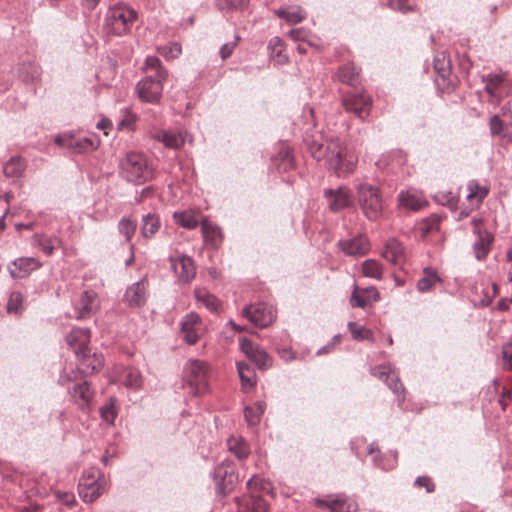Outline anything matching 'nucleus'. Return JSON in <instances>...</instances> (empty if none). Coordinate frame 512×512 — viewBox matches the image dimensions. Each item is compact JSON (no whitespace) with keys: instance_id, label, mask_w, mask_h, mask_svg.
Listing matches in <instances>:
<instances>
[{"instance_id":"44","label":"nucleus","mask_w":512,"mask_h":512,"mask_svg":"<svg viewBox=\"0 0 512 512\" xmlns=\"http://www.w3.org/2000/svg\"><path fill=\"white\" fill-rule=\"evenodd\" d=\"M249 2L250 0H216V6L222 12H236L247 9Z\"/></svg>"},{"instance_id":"9","label":"nucleus","mask_w":512,"mask_h":512,"mask_svg":"<svg viewBox=\"0 0 512 512\" xmlns=\"http://www.w3.org/2000/svg\"><path fill=\"white\" fill-rule=\"evenodd\" d=\"M54 142L58 146L77 154L93 152L99 146V141L94 137L77 138L75 135L68 132L57 135Z\"/></svg>"},{"instance_id":"27","label":"nucleus","mask_w":512,"mask_h":512,"mask_svg":"<svg viewBox=\"0 0 512 512\" xmlns=\"http://www.w3.org/2000/svg\"><path fill=\"white\" fill-rule=\"evenodd\" d=\"M500 389V381L498 379H493L491 384L487 388V394L489 395V400L491 401V398L498 395V403L501 406V409L503 411L506 410L509 402L512 399V391L506 387H503L501 391Z\"/></svg>"},{"instance_id":"26","label":"nucleus","mask_w":512,"mask_h":512,"mask_svg":"<svg viewBox=\"0 0 512 512\" xmlns=\"http://www.w3.org/2000/svg\"><path fill=\"white\" fill-rule=\"evenodd\" d=\"M335 77L341 83L347 84L351 87H356L361 83L360 70L352 63L340 66Z\"/></svg>"},{"instance_id":"45","label":"nucleus","mask_w":512,"mask_h":512,"mask_svg":"<svg viewBox=\"0 0 512 512\" xmlns=\"http://www.w3.org/2000/svg\"><path fill=\"white\" fill-rule=\"evenodd\" d=\"M265 405L263 402H256L253 406H247L244 409V417L249 425H257L264 413Z\"/></svg>"},{"instance_id":"4","label":"nucleus","mask_w":512,"mask_h":512,"mask_svg":"<svg viewBox=\"0 0 512 512\" xmlns=\"http://www.w3.org/2000/svg\"><path fill=\"white\" fill-rule=\"evenodd\" d=\"M137 19V12L126 4L110 7L104 18L103 30L108 35L123 36L129 33Z\"/></svg>"},{"instance_id":"10","label":"nucleus","mask_w":512,"mask_h":512,"mask_svg":"<svg viewBox=\"0 0 512 512\" xmlns=\"http://www.w3.org/2000/svg\"><path fill=\"white\" fill-rule=\"evenodd\" d=\"M342 105L347 112L354 113L359 119L365 120L372 108V98L365 91L348 92L342 95Z\"/></svg>"},{"instance_id":"6","label":"nucleus","mask_w":512,"mask_h":512,"mask_svg":"<svg viewBox=\"0 0 512 512\" xmlns=\"http://www.w3.org/2000/svg\"><path fill=\"white\" fill-rule=\"evenodd\" d=\"M211 476L215 482L217 494L226 496L238 481L236 464L232 460L225 459L214 468Z\"/></svg>"},{"instance_id":"61","label":"nucleus","mask_w":512,"mask_h":512,"mask_svg":"<svg viewBox=\"0 0 512 512\" xmlns=\"http://www.w3.org/2000/svg\"><path fill=\"white\" fill-rule=\"evenodd\" d=\"M368 454L372 456V460L375 466L385 469L382 464L381 450L376 443H371L368 446Z\"/></svg>"},{"instance_id":"25","label":"nucleus","mask_w":512,"mask_h":512,"mask_svg":"<svg viewBox=\"0 0 512 512\" xmlns=\"http://www.w3.org/2000/svg\"><path fill=\"white\" fill-rule=\"evenodd\" d=\"M382 257L394 265L401 264L405 258L403 245L395 238L389 239L382 252Z\"/></svg>"},{"instance_id":"53","label":"nucleus","mask_w":512,"mask_h":512,"mask_svg":"<svg viewBox=\"0 0 512 512\" xmlns=\"http://www.w3.org/2000/svg\"><path fill=\"white\" fill-rule=\"evenodd\" d=\"M468 199L476 198L479 202H481L489 193V189L484 186H480L476 180H470L467 184Z\"/></svg>"},{"instance_id":"12","label":"nucleus","mask_w":512,"mask_h":512,"mask_svg":"<svg viewBox=\"0 0 512 512\" xmlns=\"http://www.w3.org/2000/svg\"><path fill=\"white\" fill-rule=\"evenodd\" d=\"M240 350L253 362L258 369L266 370L272 367V357L258 344L253 343L247 337L239 338Z\"/></svg>"},{"instance_id":"8","label":"nucleus","mask_w":512,"mask_h":512,"mask_svg":"<svg viewBox=\"0 0 512 512\" xmlns=\"http://www.w3.org/2000/svg\"><path fill=\"white\" fill-rule=\"evenodd\" d=\"M187 384L193 395H201L208 390V366L200 360H191L185 369Z\"/></svg>"},{"instance_id":"21","label":"nucleus","mask_w":512,"mask_h":512,"mask_svg":"<svg viewBox=\"0 0 512 512\" xmlns=\"http://www.w3.org/2000/svg\"><path fill=\"white\" fill-rule=\"evenodd\" d=\"M476 239L472 245L475 258L479 261L485 260L491 250L494 236L489 231H476Z\"/></svg>"},{"instance_id":"29","label":"nucleus","mask_w":512,"mask_h":512,"mask_svg":"<svg viewBox=\"0 0 512 512\" xmlns=\"http://www.w3.org/2000/svg\"><path fill=\"white\" fill-rule=\"evenodd\" d=\"M275 15L289 24H297L304 20L305 14L299 6L281 7L274 10Z\"/></svg>"},{"instance_id":"16","label":"nucleus","mask_w":512,"mask_h":512,"mask_svg":"<svg viewBox=\"0 0 512 512\" xmlns=\"http://www.w3.org/2000/svg\"><path fill=\"white\" fill-rule=\"evenodd\" d=\"M434 70L437 74L436 83L444 89H449L451 81L449 79L451 74V61L445 52L435 55L433 60Z\"/></svg>"},{"instance_id":"13","label":"nucleus","mask_w":512,"mask_h":512,"mask_svg":"<svg viewBox=\"0 0 512 512\" xmlns=\"http://www.w3.org/2000/svg\"><path fill=\"white\" fill-rule=\"evenodd\" d=\"M322 508H327L329 512H356L358 504L345 494H331L322 498Z\"/></svg>"},{"instance_id":"33","label":"nucleus","mask_w":512,"mask_h":512,"mask_svg":"<svg viewBox=\"0 0 512 512\" xmlns=\"http://www.w3.org/2000/svg\"><path fill=\"white\" fill-rule=\"evenodd\" d=\"M199 317L195 313L186 315L181 322V331L187 343L195 344L198 340V334L194 330V325L198 322Z\"/></svg>"},{"instance_id":"39","label":"nucleus","mask_w":512,"mask_h":512,"mask_svg":"<svg viewBox=\"0 0 512 512\" xmlns=\"http://www.w3.org/2000/svg\"><path fill=\"white\" fill-rule=\"evenodd\" d=\"M483 82L485 83L484 90L491 97L501 96L498 90L504 85L505 79L503 75L490 73L483 77Z\"/></svg>"},{"instance_id":"22","label":"nucleus","mask_w":512,"mask_h":512,"mask_svg":"<svg viewBox=\"0 0 512 512\" xmlns=\"http://www.w3.org/2000/svg\"><path fill=\"white\" fill-rule=\"evenodd\" d=\"M103 490L104 486L99 480L87 481L84 478L80 479L78 484V494L86 503H91L98 499L103 493Z\"/></svg>"},{"instance_id":"54","label":"nucleus","mask_w":512,"mask_h":512,"mask_svg":"<svg viewBox=\"0 0 512 512\" xmlns=\"http://www.w3.org/2000/svg\"><path fill=\"white\" fill-rule=\"evenodd\" d=\"M389 389L396 395L398 398V405L402 406L405 400V388L400 380V378L394 373L391 375V378L386 383Z\"/></svg>"},{"instance_id":"30","label":"nucleus","mask_w":512,"mask_h":512,"mask_svg":"<svg viewBox=\"0 0 512 512\" xmlns=\"http://www.w3.org/2000/svg\"><path fill=\"white\" fill-rule=\"evenodd\" d=\"M398 200L401 206L412 211H418L427 205L422 196L411 192H400Z\"/></svg>"},{"instance_id":"15","label":"nucleus","mask_w":512,"mask_h":512,"mask_svg":"<svg viewBox=\"0 0 512 512\" xmlns=\"http://www.w3.org/2000/svg\"><path fill=\"white\" fill-rule=\"evenodd\" d=\"M99 308L97 294L84 291L75 307V318L82 320L91 317Z\"/></svg>"},{"instance_id":"49","label":"nucleus","mask_w":512,"mask_h":512,"mask_svg":"<svg viewBox=\"0 0 512 512\" xmlns=\"http://www.w3.org/2000/svg\"><path fill=\"white\" fill-rule=\"evenodd\" d=\"M61 241L57 237H50L45 235H40L37 237V245L42 250V252L50 256L54 250L60 245Z\"/></svg>"},{"instance_id":"58","label":"nucleus","mask_w":512,"mask_h":512,"mask_svg":"<svg viewBox=\"0 0 512 512\" xmlns=\"http://www.w3.org/2000/svg\"><path fill=\"white\" fill-rule=\"evenodd\" d=\"M394 372L392 371L390 365L388 364H382L379 366L374 367L371 370V374L378 378L379 380H382L385 383H388V380L391 378V375Z\"/></svg>"},{"instance_id":"23","label":"nucleus","mask_w":512,"mask_h":512,"mask_svg":"<svg viewBox=\"0 0 512 512\" xmlns=\"http://www.w3.org/2000/svg\"><path fill=\"white\" fill-rule=\"evenodd\" d=\"M14 268L9 267V273L14 279L26 277L31 271L38 269L41 263L33 257H21L13 261Z\"/></svg>"},{"instance_id":"64","label":"nucleus","mask_w":512,"mask_h":512,"mask_svg":"<svg viewBox=\"0 0 512 512\" xmlns=\"http://www.w3.org/2000/svg\"><path fill=\"white\" fill-rule=\"evenodd\" d=\"M181 45L179 43H171L164 48V55L169 58H176L181 54Z\"/></svg>"},{"instance_id":"40","label":"nucleus","mask_w":512,"mask_h":512,"mask_svg":"<svg viewBox=\"0 0 512 512\" xmlns=\"http://www.w3.org/2000/svg\"><path fill=\"white\" fill-rule=\"evenodd\" d=\"M160 228L159 216L153 213H148L142 218L141 235L144 238H151Z\"/></svg>"},{"instance_id":"35","label":"nucleus","mask_w":512,"mask_h":512,"mask_svg":"<svg viewBox=\"0 0 512 512\" xmlns=\"http://www.w3.org/2000/svg\"><path fill=\"white\" fill-rule=\"evenodd\" d=\"M25 162L19 156L11 157L3 166V173L5 177L11 179H18L22 177L25 170Z\"/></svg>"},{"instance_id":"31","label":"nucleus","mask_w":512,"mask_h":512,"mask_svg":"<svg viewBox=\"0 0 512 512\" xmlns=\"http://www.w3.org/2000/svg\"><path fill=\"white\" fill-rule=\"evenodd\" d=\"M489 127L492 136H502L512 142V123L504 124L499 115H493L490 118Z\"/></svg>"},{"instance_id":"50","label":"nucleus","mask_w":512,"mask_h":512,"mask_svg":"<svg viewBox=\"0 0 512 512\" xmlns=\"http://www.w3.org/2000/svg\"><path fill=\"white\" fill-rule=\"evenodd\" d=\"M441 217L437 214H432L426 219L422 220L419 224V231L422 237H426L433 231L439 230Z\"/></svg>"},{"instance_id":"56","label":"nucleus","mask_w":512,"mask_h":512,"mask_svg":"<svg viewBox=\"0 0 512 512\" xmlns=\"http://www.w3.org/2000/svg\"><path fill=\"white\" fill-rule=\"evenodd\" d=\"M123 382L126 387L134 389L139 388L142 384L140 372L137 369H128Z\"/></svg>"},{"instance_id":"46","label":"nucleus","mask_w":512,"mask_h":512,"mask_svg":"<svg viewBox=\"0 0 512 512\" xmlns=\"http://www.w3.org/2000/svg\"><path fill=\"white\" fill-rule=\"evenodd\" d=\"M173 218L176 224L186 229H194L198 226V220L191 211L175 212Z\"/></svg>"},{"instance_id":"14","label":"nucleus","mask_w":512,"mask_h":512,"mask_svg":"<svg viewBox=\"0 0 512 512\" xmlns=\"http://www.w3.org/2000/svg\"><path fill=\"white\" fill-rule=\"evenodd\" d=\"M328 208L332 212H338L350 204V192L345 186H339L336 189H327L324 192Z\"/></svg>"},{"instance_id":"38","label":"nucleus","mask_w":512,"mask_h":512,"mask_svg":"<svg viewBox=\"0 0 512 512\" xmlns=\"http://www.w3.org/2000/svg\"><path fill=\"white\" fill-rule=\"evenodd\" d=\"M228 449L239 460H244L250 454V449L247 442L242 437L231 436L227 440Z\"/></svg>"},{"instance_id":"17","label":"nucleus","mask_w":512,"mask_h":512,"mask_svg":"<svg viewBox=\"0 0 512 512\" xmlns=\"http://www.w3.org/2000/svg\"><path fill=\"white\" fill-rule=\"evenodd\" d=\"M309 117L311 118V124L306 123L304 128L303 141L311 153V156L317 161L320 160L318 153L320 152V144L318 143L316 131V117L314 108L308 107Z\"/></svg>"},{"instance_id":"32","label":"nucleus","mask_w":512,"mask_h":512,"mask_svg":"<svg viewBox=\"0 0 512 512\" xmlns=\"http://www.w3.org/2000/svg\"><path fill=\"white\" fill-rule=\"evenodd\" d=\"M19 77L25 83H33L40 79L42 69L35 62H24L18 68Z\"/></svg>"},{"instance_id":"28","label":"nucleus","mask_w":512,"mask_h":512,"mask_svg":"<svg viewBox=\"0 0 512 512\" xmlns=\"http://www.w3.org/2000/svg\"><path fill=\"white\" fill-rule=\"evenodd\" d=\"M201 230L206 244L214 248L221 244L223 236L217 225L204 221L201 223Z\"/></svg>"},{"instance_id":"18","label":"nucleus","mask_w":512,"mask_h":512,"mask_svg":"<svg viewBox=\"0 0 512 512\" xmlns=\"http://www.w3.org/2000/svg\"><path fill=\"white\" fill-rule=\"evenodd\" d=\"M69 392L74 402L81 410L89 408L94 397V392L91 390L87 381L84 380L75 383L72 388H69Z\"/></svg>"},{"instance_id":"5","label":"nucleus","mask_w":512,"mask_h":512,"mask_svg":"<svg viewBox=\"0 0 512 512\" xmlns=\"http://www.w3.org/2000/svg\"><path fill=\"white\" fill-rule=\"evenodd\" d=\"M357 195L364 215L370 220H376L383 209L379 189L368 183L360 184L357 188Z\"/></svg>"},{"instance_id":"41","label":"nucleus","mask_w":512,"mask_h":512,"mask_svg":"<svg viewBox=\"0 0 512 512\" xmlns=\"http://www.w3.org/2000/svg\"><path fill=\"white\" fill-rule=\"evenodd\" d=\"M438 282H441V279L436 271L432 268H425L423 276L417 282V289L422 293L427 292Z\"/></svg>"},{"instance_id":"24","label":"nucleus","mask_w":512,"mask_h":512,"mask_svg":"<svg viewBox=\"0 0 512 512\" xmlns=\"http://www.w3.org/2000/svg\"><path fill=\"white\" fill-rule=\"evenodd\" d=\"M124 301L130 307H141L146 302V285L144 281H139L126 289Z\"/></svg>"},{"instance_id":"63","label":"nucleus","mask_w":512,"mask_h":512,"mask_svg":"<svg viewBox=\"0 0 512 512\" xmlns=\"http://www.w3.org/2000/svg\"><path fill=\"white\" fill-rule=\"evenodd\" d=\"M415 484L424 487L428 493L435 490V485L428 476H418L415 480Z\"/></svg>"},{"instance_id":"48","label":"nucleus","mask_w":512,"mask_h":512,"mask_svg":"<svg viewBox=\"0 0 512 512\" xmlns=\"http://www.w3.org/2000/svg\"><path fill=\"white\" fill-rule=\"evenodd\" d=\"M362 271L366 277L381 279L383 274V267L379 261L368 259L363 262Z\"/></svg>"},{"instance_id":"7","label":"nucleus","mask_w":512,"mask_h":512,"mask_svg":"<svg viewBox=\"0 0 512 512\" xmlns=\"http://www.w3.org/2000/svg\"><path fill=\"white\" fill-rule=\"evenodd\" d=\"M168 72L160 69L157 76L148 75L138 82L136 90L139 98L148 103H156L160 100L163 91V81L167 78Z\"/></svg>"},{"instance_id":"47","label":"nucleus","mask_w":512,"mask_h":512,"mask_svg":"<svg viewBox=\"0 0 512 512\" xmlns=\"http://www.w3.org/2000/svg\"><path fill=\"white\" fill-rule=\"evenodd\" d=\"M347 327L354 340L373 341V332L365 326L358 325L356 322L351 321L348 323Z\"/></svg>"},{"instance_id":"52","label":"nucleus","mask_w":512,"mask_h":512,"mask_svg":"<svg viewBox=\"0 0 512 512\" xmlns=\"http://www.w3.org/2000/svg\"><path fill=\"white\" fill-rule=\"evenodd\" d=\"M137 229V223L129 218H122L118 223V231L125 237L127 242H131Z\"/></svg>"},{"instance_id":"57","label":"nucleus","mask_w":512,"mask_h":512,"mask_svg":"<svg viewBox=\"0 0 512 512\" xmlns=\"http://www.w3.org/2000/svg\"><path fill=\"white\" fill-rule=\"evenodd\" d=\"M23 296L20 292H12L7 302L9 313H18L22 309Z\"/></svg>"},{"instance_id":"55","label":"nucleus","mask_w":512,"mask_h":512,"mask_svg":"<svg viewBox=\"0 0 512 512\" xmlns=\"http://www.w3.org/2000/svg\"><path fill=\"white\" fill-rule=\"evenodd\" d=\"M117 414L118 412L116 410L115 400L113 398L110 399L108 404L100 408V416L102 420L108 424H114Z\"/></svg>"},{"instance_id":"62","label":"nucleus","mask_w":512,"mask_h":512,"mask_svg":"<svg viewBox=\"0 0 512 512\" xmlns=\"http://www.w3.org/2000/svg\"><path fill=\"white\" fill-rule=\"evenodd\" d=\"M247 488L250 491H264L267 489L264 479L258 476H253L247 481Z\"/></svg>"},{"instance_id":"51","label":"nucleus","mask_w":512,"mask_h":512,"mask_svg":"<svg viewBox=\"0 0 512 512\" xmlns=\"http://www.w3.org/2000/svg\"><path fill=\"white\" fill-rule=\"evenodd\" d=\"M268 49L271 51V57L274 58L277 63L284 64L288 58L283 51V42L279 37H273L268 43Z\"/></svg>"},{"instance_id":"34","label":"nucleus","mask_w":512,"mask_h":512,"mask_svg":"<svg viewBox=\"0 0 512 512\" xmlns=\"http://www.w3.org/2000/svg\"><path fill=\"white\" fill-rule=\"evenodd\" d=\"M154 139L171 149H178L184 144L181 134L173 131L160 130L154 134Z\"/></svg>"},{"instance_id":"11","label":"nucleus","mask_w":512,"mask_h":512,"mask_svg":"<svg viewBox=\"0 0 512 512\" xmlns=\"http://www.w3.org/2000/svg\"><path fill=\"white\" fill-rule=\"evenodd\" d=\"M241 315L255 326L265 328L274 322L276 311L273 306L261 302L245 306L241 311Z\"/></svg>"},{"instance_id":"42","label":"nucleus","mask_w":512,"mask_h":512,"mask_svg":"<svg viewBox=\"0 0 512 512\" xmlns=\"http://www.w3.org/2000/svg\"><path fill=\"white\" fill-rule=\"evenodd\" d=\"M272 161L279 172H287L294 167V160L288 148L281 149Z\"/></svg>"},{"instance_id":"43","label":"nucleus","mask_w":512,"mask_h":512,"mask_svg":"<svg viewBox=\"0 0 512 512\" xmlns=\"http://www.w3.org/2000/svg\"><path fill=\"white\" fill-rule=\"evenodd\" d=\"M194 293L197 301L202 303L209 311H218L219 301L214 295L204 289H195Z\"/></svg>"},{"instance_id":"19","label":"nucleus","mask_w":512,"mask_h":512,"mask_svg":"<svg viewBox=\"0 0 512 512\" xmlns=\"http://www.w3.org/2000/svg\"><path fill=\"white\" fill-rule=\"evenodd\" d=\"M172 267L177 273L179 280L185 283L190 282L196 275L192 258L182 255L179 258H171Z\"/></svg>"},{"instance_id":"60","label":"nucleus","mask_w":512,"mask_h":512,"mask_svg":"<svg viewBox=\"0 0 512 512\" xmlns=\"http://www.w3.org/2000/svg\"><path fill=\"white\" fill-rule=\"evenodd\" d=\"M350 304L352 307L365 308L369 304V300L364 292H359L356 287L351 295Z\"/></svg>"},{"instance_id":"20","label":"nucleus","mask_w":512,"mask_h":512,"mask_svg":"<svg viewBox=\"0 0 512 512\" xmlns=\"http://www.w3.org/2000/svg\"><path fill=\"white\" fill-rule=\"evenodd\" d=\"M338 246L345 254L351 256H362L369 251V242L367 238L362 235L351 239L340 240Z\"/></svg>"},{"instance_id":"1","label":"nucleus","mask_w":512,"mask_h":512,"mask_svg":"<svg viewBox=\"0 0 512 512\" xmlns=\"http://www.w3.org/2000/svg\"><path fill=\"white\" fill-rule=\"evenodd\" d=\"M66 342L74 351L78 361V370L82 374H92L102 368V355L93 352L88 346L90 342V330L88 328H73L67 334Z\"/></svg>"},{"instance_id":"3","label":"nucleus","mask_w":512,"mask_h":512,"mask_svg":"<svg viewBox=\"0 0 512 512\" xmlns=\"http://www.w3.org/2000/svg\"><path fill=\"white\" fill-rule=\"evenodd\" d=\"M122 177L131 183L140 185L153 178V168L143 153L129 152L119 163Z\"/></svg>"},{"instance_id":"36","label":"nucleus","mask_w":512,"mask_h":512,"mask_svg":"<svg viewBox=\"0 0 512 512\" xmlns=\"http://www.w3.org/2000/svg\"><path fill=\"white\" fill-rule=\"evenodd\" d=\"M239 512H267L268 504L260 496L251 495L239 502Z\"/></svg>"},{"instance_id":"59","label":"nucleus","mask_w":512,"mask_h":512,"mask_svg":"<svg viewBox=\"0 0 512 512\" xmlns=\"http://www.w3.org/2000/svg\"><path fill=\"white\" fill-rule=\"evenodd\" d=\"M503 368L512 370V338L502 347Z\"/></svg>"},{"instance_id":"2","label":"nucleus","mask_w":512,"mask_h":512,"mask_svg":"<svg viewBox=\"0 0 512 512\" xmlns=\"http://www.w3.org/2000/svg\"><path fill=\"white\" fill-rule=\"evenodd\" d=\"M324 157L327 169L339 178L352 174L358 163V156L339 138H332L327 142Z\"/></svg>"},{"instance_id":"37","label":"nucleus","mask_w":512,"mask_h":512,"mask_svg":"<svg viewBox=\"0 0 512 512\" xmlns=\"http://www.w3.org/2000/svg\"><path fill=\"white\" fill-rule=\"evenodd\" d=\"M237 370L241 385L244 390H250L256 385V374L250 365L246 362H238Z\"/></svg>"}]
</instances>
